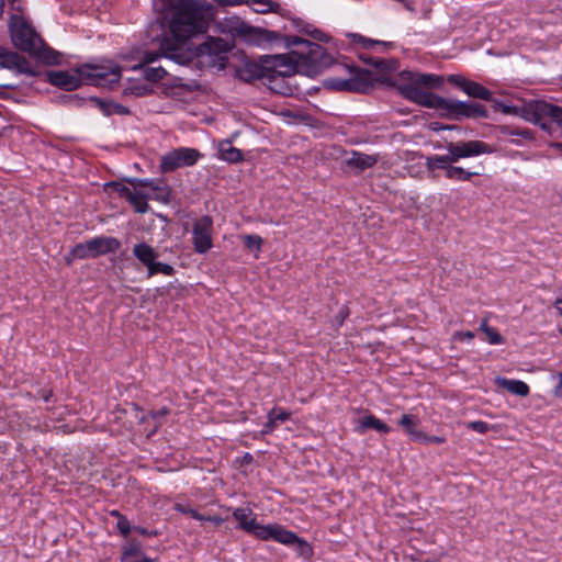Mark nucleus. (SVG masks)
I'll list each match as a JSON object with an SVG mask.
<instances>
[{
    "label": "nucleus",
    "mask_w": 562,
    "mask_h": 562,
    "mask_svg": "<svg viewBox=\"0 0 562 562\" xmlns=\"http://www.w3.org/2000/svg\"><path fill=\"white\" fill-rule=\"evenodd\" d=\"M349 316V308L347 305H344L338 314L335 316V323L339 327L344 324L345 319Z\"/></svg>",
    "instance_id": "39"
},
{
    "label": "nucleus",
    "mask_w": 562,
    "mask_h": 562,
    "mask_svg": "<svg viewBox=\"0 0 562 562\" xmlns=\"http://www.w3.org/2000/svg\"><path fill=\"white\" fill-rule=\"evenodd\" d=\"M554 307L557 308L559 315L562 316V295L555 300Z\"/></svg>",
    "instance_id": "48"
},
{
    "label": "nucleus",
    "mask_w": 562,
    "mask_h": 562,
    "mask_svg": "<svg viewBox=\"0 0 562 562\" xmlns=\"http://www.w3.org/2000/svg\"><path fill=\"white\" fill-rule=\"evenodd\" d=\"M288 45L294 49L288 55L276 56L271 67L246 61L237 69V77L249 83L265 78L272 81L278 77H291L294 74L316 77L333 64V57L317 43L291 36Z\"/></svg>",
    "instance_id": "2"
},
{
    "label": "nucleus",
    "mask_w": 562,
    "mask_h": 562,
    "mask_svg": "<svg viewBox=\"0 0 562 562\" xmlns=\"http://www.w3.org/2000/svg\"><path fill=\"white\" fill-rule=\"evenodd\" d=\"M311 35L313 38L317 40V41H321V42H327L328 41V36L322 32L321 30H313L311 32Z\"/></svg>",
    "instance_id": "43"
},
{
    "label": "nucleus",
    "mask_w": 562,
    "mask_h": 562,
    "mask_svg": "<svg viewBox=\"0 0 562 562\" xmlns=\"http://www.w3.org/2000/svg\"><path fill=\"white\" fill-rule=\"evenodd\" d=\"M127 562H153V560L150 558H147V557H142V558L137 557L134 560L127 561Z\"/></svg>",
    "instance_id": "50"
},
{
    "label": "nucleus",
    "mask_w": 562,
    "mask_h": 562,
    "mask_svg": "<svg viewBox=\"0 0 562 562\" xmlns=\"http://www.w3.org/2000/svg\"><path fill=\"white\" fill-rule=\"evenodd\" d=\"M202 521H211L215 525H221L225 521V518H222L220 516H204V519Z\"/></svg>",
    "instance_id": "45"
},
{
    "label": "nucleus",
    "mask_w": 562,
    "mask_h": 562,
    "mask_svg": "<svg viewBox=\"0 0 562 562\" xmlns=\"http://www.w3.org/2000/svg\"><path fill=\"white\" fill-rule=\"evenodd\" d=\"M467 427L479 434H486L492 429V426H490L486 422L483 420L470 422L468 423Z\"/></svg>",
    "instance_id": "33"
},
{
    "label": "nucleus",
    "mask_w": 562,
    "mask_h": 562,
    "mask_svg": "<svg viewBox=\"0 0 562 562\" xmlns=\"http://www.w3.org/2000/svg\"><path fill=\"white\" fill-rule=\"evenodd\" d=\"M459 160H452L447 155H432L426 158V168L432 175L434 178H437L436 171L438 169L445 171L446 178L453 181H469L473 176H477L479 172L468 171L462 167L453 166V164Z\"/></svg>",
    "instance_id": "10"
},
{
    "label": "nucleus",
    "mask_w": 562,
    "mask_h": 562,
    "mask_svg": "<svg viewBox=\"0 0 562 562\" xmlns=\"http://www.w3.org/2000/svg\"><path fill=\"white\" fill-rule=\"evenodd\" d=\"M97 102H98L100 110L105 115H114V114L126 115L130 113V110L120 103H116L113 101H105V100H97Z\"/></svg>",
    "instance_id": "25"
},
{
    "label": "nucleus",
    "mask_w": 562,
    "mask_h": 562,
    "mask_svg": "<svg viewBox=\"0 0 562 562\" xmlns=\"http://www.w3.org/2000/svg\"><path fill=\"white\" fill-rule=\"evenodd\" d=\"M218 155L222 160L236 164L243 160L241 151L234 147L229 140H222L218 145Z\"/></svg>",
    "instance_id": "23"
},
{
    "label": "nucleus",
    "mask_w": 562,
    "mask_h": 562,
    "mask_svg": "<svg viewBox=\"0 0 562 562\" xmlns=\"http://www.w3.org/2000/svg\"><path fill=\"white\" fill-rule=\"evenodd\" d=\"M554 146L562 153V143H557Z\"/></svg>",
    "instance_id": "55"
},
{
    "label": "nucleus",
    "mask_w": 562,
    "mask_h": 562,
    "mask_svg": "<svg viewBox=\"0 0 562 562\" xmlns=\"http://www.w3.org/2000/svg\"><path fill=\"white\" fill-rule=\"evenodd\" d=\"M386 63H387V61H386V60H384V59H376V60L373 63V65H374L376 68H381V69H382V68H384V66H385V64H386Z\"/></svg>",
    "instance_id": "49"
},
{
    "label": "nucleus",
    "mask_w": 562,
    "mask_h": 562,
    "mask_svg": "<svg viewBox=\"0 0 562 562\" xmlns=\"http://www.w3.org/2000/svg\"><path fill=\"white\" fill-rule=\"evenodd\" d=\"M3 9H4V0H0V16L3 13Z\"/></svg>",
    "instance_id": "54"
},
{
    "label": "nucleus",
    "mask_w": 562,
    "mask_h": 562,
    "mask_svg": "<svg viewBox=\"0 0 562 562\" xmlns=\"http://www.w3.org/2000/svg\"><path fill=\"white\" fill-rule=\"evenodd\" d=\"M48 81L60 89L71 91L79 88L85 82L80 67L72 70H55L48 72Z\"/></svg>",
    "instance_id": "17"
},
{
    "label": "nucleus",
    "mask_w": 562,
    "mask_h": 562,
    "mask_svg": "<svg viewBox=\"0 0 562 562\" xmlns=\"http://www.w3.org/2000/svg\"><path fill=\"white\" fill-rule=\"evenodd\" d=\"M247 3L258 13L278 12L280 4L272 0H247Z\"/></svg>",
    "instance_id": "26"
},
{
    "label": "nucleus",
    "mask_w": 562,
    "mask_h": 562,
    "mask_svg": "<svg viewBox=\"0 0 562 562\" xmlns=\"http://www.w3.org/2000/svg\"><path fill=\"white\" fill-rule=\"evenodd\" d=\"M40 396L44 402H48L53 396V391L52 390H42Z\"/></svg>",
    "instance_id": "47"
},
{
    "label": "nucleus",
    "mask_w": 562,
    "mask_h": 562,
    "mask_svg": "<svg viewBox=\"0 0 562 562\" xmlns=\"http://www.w3.org/2000/svg\"><path fill=\"white\" fill-rule=\"evenodd\" d=\"M379 160L378 155H369L361 151H351L349 158H347L346 164L350 168H355L359 171H363L366 169L372 168Z\"/></svg>",
    "instance_id": "19"
},
{
    "label": "nucleus",
    "mask_w": 562,
    "mask_h": 562,
    "mask_svg": "<svg viewBox=\"0 0 562 562\" xmlns=\"http://www.w3.org/2000/svg\"><path fill=\"white\" fill-rule=\"evenodd\" d=\"M13 45L30 56L45 63L57 64L59 54L48 47L36 31L22 18L12 15L9 24Z\"/></svg>",
    "instance_id": "5"
},
{
    "label": "nucleus",
    "mask_w": 562,
    "mask_h": 562,
    "mask_svg": "<svg viewBox=\"0 0 562 562\" xmlns=\"http://www.w3.org/2000/svg\"><path fill=\"white\" fill-rule=\"evenodd\" d=\"M111 516L113 517H116L117 519H120V517H124V515H122L119 510L114 509L110 513Z\"/></svg>",
    "instance_id": "52"
},
{
    "label": "nucleus",
    "mask_w": 562,
    "mask_h": 562,
    "mask_svg": "<svg viewBox=\"0 0 562 562\" xmlns=\"http://www.w3.org/2000/svg\"><path fill=\"white\" fill-rule=\"evenodd\" d=\"M232 44L220 37H210L196 48L198 56L202 64L217 69H224L227 61V54Z\"/></svg>",
    "instance_id": "9"
},
{
    "label": "nucleus",
    "mask_w": 562,
    "mask_h": 562,
    "mask_svg": "<svg viewBox=\"0 0 562 562\" xmlns=\"http://www.w3.org/2000/svg\"><path fill=\"white\" fill-rule=\"evenodd\" d=\"M140 554L139 548L135 544H131L124 549L122 560L124 562L132 561Z\"/></svg>",
    "instance_id": "34"
},
{
    "label": "nucleus",
    "mask_w": 562,
    "mask_h": 562,
    "mask_svg": "<svg viewBox=\"0 0 562 562\" xmlns=\"http://www.w3.org/2000/svg\"><path fill=\"white\" fill-rule=\"evenodd\" d=\"M557 378H558L559 382L553 390V394H554V396L562 398V372H559Z\"/></svg>",
    "instance_id": "42"
},
{
    "label": "nucleus",
    "mask_w": 562,
    "mask_h": 562,
    "mask_svg": "<svg viewBox=\"0 0 562 562\" xmlns=\"http://www.w3.org/2000/svg\"><path fill=\"white\" fill-rule=\"evenodd\" d=\"M447 156L452 158V160H460L461 158L475 157L482 154H491L493 153V148L481 140H468L449 143L447 145Z\"/></svg>",
    "instance_id": "14"
},
{
    "label": "nucleus",
    "mask_w": 562,
    "mask_h": 562,
    "mask_svg": "<svg viewBox=\"0 0 562 562\" xmlns=\"http://www.w3.org/2000/svg\"><path fill=\"white\" fill-rule=\"evenodd\" d=\"M147 200H148V195L144 194L143 192H134L130 199L127 200V202H130L135 212L137 213H146L148 211V203H147Z\"/></svg>",
    "instance_id": "28"
},
{
    "label": "nucleus",
    "mask_w": 562,
    "mask_h": 562,
    "mask_svg": "<svg viewBox=\"0 0 562 562\" xmlns=\"http://www.w3.org/2000/svg\"><path fill=\"white\" fill-rule=\"evenodd\" d=\"M202 156L203 155L195 148H175L160 157L159 169L161 172L168 173L180 168L192 167Z\"/></svg>",
    "instance_id": "12"
},
{
    "label": "nucleus",
    "mask_w": 562,
    "mask_h": 562,
    "mask_svg": "<svg viewBox=\"0 0 562 562\" xmlns=\"http://www.w3.org/2000/svg\"><path fill=\"white\" fill-rule=\"evenodd\" d=\"M175 510L178 512V513H181V514H186V515H190L192 518L196 519V520H203L204 519V515L200 514L198 510L187 506V505H183V504H180V503H176L175 506H173Z\"/></svg>",
    "instance_id": "32"
},
{
    "label": "nucleus",
    "mask_w": 562,
    "mask_h": 562,
    "mask_svg": "<svg viewBox=\"0 0 562 562\" xmlns=\"http://www.w3.org/2000/svg\"><path fill=\"white\" fill-rule=\"evenodd\" d=\"M353 38H358L359 41H361L366 47H370L375 44H382V42L364 38L361 35H353ZM383 45H386V43H383Z\"/></svg>",
    "instance_id": "44"
},
{
    "label": "nucleus",
    "mask_w": 562,
    "mask_h": 562,
    "mask_svg": "<svg viewBox=\"0 0 562 562\" xmlns=\"http://www.w3.org/2000/svg\"><path fill=\"white\" fill-rule=\"evenodd\" d=\"M244 239V245L245 247H247L248 249H255L257 251H260L261 250V246H262V238L258 235H246L243 237Z\"/></svg>",
    "instance_id": "31"
},
{
    "label": "nucleus",
    "mask_w": 562,
    "mask_h": 562,
    "mask_svg": "<svg viewBox=\"0 0 562 562\" xmlns=\"http://www.w3.org/2000/svg\"><path fill=\"white\" fill-rule=\"evenodd\" d=\"M147 268V277L151 278L155 274L161 273L165 276H173L175 268L168 263L159 262L154 260Z\"/></svg>",
    "instance_id": "27"
},
{
    "label": "nucleus",
    "mask_w": 562,
    "mask_h": 562,
    "mask_svg": "<svg viewBox=\"0 0 562 562\" xmlns=\"http://www.w3.org/2000/svg\"><path fill=\"white\" fill-rule=\"evenodd\" d=\"M447 81L457 88L461 89L469 97L490 101L492 100V92L483 87L481 83L467 79L461 75H449Z\"/></svg>",
    "instance_id": "15"
},
{
    "label": "nucleus",
    "mask_w": 562,
    "mask_h": 562,
    "mask_svg": "<svg viewBox=\"0 0 562 562\" xmlns=\"http://www.w3.org/2000/svg\"><path fill=\"white\" fill-rule=\"evenodd\" d=\"M366 429H374L381 434H389L391 431V428L374 415H367L360 420L357 431L363 432Z\"/></svg>",
    "instance_id": "24"
},
{
    "label": "nucleus",
    "mask_w": 562,
    "mask_h": 562,
    "mask_svg": "<svg viewBox=\"0 0 562 562\" xmlns=\"http://www.w3.org/2000/svg\"><path fill=\"white\" fill-rule=\"evenodd\" d=\"M217 27L222 33L238 37L247 44L255 46H265L280 38L277 32L254 27L237 15L220 20Z\"/></svg>",
    "instance_id": "6"
},
{
    "label": "nucleus",
    "mask_w": 562,
    "mask_h": 562,
    "mask_svg": "<svg viewBox=\"0 0 562 562\" xmlns=\"http://www.w3.org/2000/svg\"><path fill=\"white\" fill-rule=\"evenodd\" d=\"M112 186L116 189L120 196L125 199L126 201L135 192V191H132L128 187L120 184V183H113Z\"/></svg>",
    "instance_id": "38"
},
{
    "label": "nucleus",
    "mask_w": 562,
    "mask_h": 562,
    "mask_svg": "<svg viewBox=\"0 0 562 562\" xmlns=\"http://www.w3.org/2000/svg\"><path fill=\"white\" fill-rule=\"evenodd\" d=\"M160 57L167 58L161 52V44L157 52L144 53L139 66L143 69V76L146 80L157 82L166 77L167 70L162 66H154Z\"/></svg>",
    "instance_id": "16"
},
{
    "label": "nucleus",
    "mask_w": 562,
    "mask_h": 562,
    "mask_svg": "<svg viewBox=\"0 0 562 562\" xmlns=\"http://www.w3.org/2000/svg\"><path fill=\"white\" fill-rule=\"evenodd\" d=\"M418 442L426 443V445L427 443L441 445V443L446 442V438L442 436H429V435L423 432Z\"/></svg>",
    "instance_id": "36"
},
{
    "label": "nucleus",
    "mask_w": 562,
    "mask_h": 562,
    "mask_svg": "<svg viewBox=\"0 0 562 562\" xmlns=\"http://www.w3.org/2000/svg\"><path fill=\"white\" fill-rule=\"evenodd\" d=\"M494 382L498 387L504 389L514 395L525 397L528 396L530 393L528 384L520 380H512L503 376H496Z\"/></svg>",
    "instance_id": "20"
},
{
    "label": "nucleus",
    "mask_w": 562,
    "mask_h": 562,
    "mask_svg": "<svg viewBox=\"0 0 562 562\" xmlns=\"http://www.w3.org/2000/svg\"><path fill=\"white\" fill-rule=\"evenodd\" d=\"M453 337H454V339H458L460 341H463V340L471 341L475 337V335L473 331L468 330V331H457V333H454Z\"/></svg>",
    "instance_id": "40"
},
{
    "label": "nucleus",
    "mask_w": 562,
    "mask_h": 562,
    "mask_svg": "<svg viewBox=\"0 0 562 562\" xmlns=\"http://www.w3.org/2000/svg\"><path fill=\"white\" fill-rule=\"evenodd\" d=\"M277 426V423L271 417V415L268 413V420L263 426L262 434H271Z\"/></svg>",
    "instance_id": "41"
},
{
    "label": "nucleus",
    "mask_w": 562,
    "mask_h": 562,
    "mask_svg": "<svg viewBox=\"0 0 562 562\" xmlns=\"http://www.w3.org/2000/svg\"><path fill=\"white\" fill-rule=\"evenodd\" d=\"M220 5H237L243 3L244 0H214Z\"/></svg>",
    "instance_id": "46"
},
{
    "label": "nucleus",
    "mask_w": 562,
    "mask_h": 562,
    "mask_svg": "<svg viewBox=\"0 0 562 562\" xmlns=\"http://www.w3.org/2000/svg\"><path fill=\"white\" fill-rule=\"evenodd\" d=\"M121 247V241L115 237L98 236L85 243L75 245L70 255L72 258L87 259L115 252Z\"/></svg>",
    "instance_id": "8"
},
{
    "label": "nucleus",
    "mask_w": 562,
    "mask_h": 562,
    "mask_svg": "<svg viewBox=\"0 0 562 562\" xmlns=\"http://www.w3.org/2000/svg\"><path fill=\"white\" fill-rule=\"evenodd\" d=\"M0 66L14 69L20 74H33L30 63L24 57L3 48H0Z\"/></svg>",
    "instance_id": "18"
},
{
    "label": "nucleus",
    "mask_w": 562,
    "mask_h": 562,
    "mask_svg": "<svg viewBox=\"0 0 562 562\" xmlns=\"http://www.w3.org/2000/svg\"><path fill=\"white\" fill-rule=\"evenodd\" d=\"M480 330L485 334L486 339L491 345H499L504 342L503 336L497 331V329L490 327L486 319L481 323Z\"/></svg>",
    "instance_id": "30"
},
{
    "label": "nucleus",
    "mask_w": 562,
    "mask_h": 562,
    "mask_svg": "<svg viewBox=\"0 0 562 562\" xmlns=\"http://www.w3.org/2000/svg\"><path fill=\"white\" fill-rule=\"evenodd\" d=\"M443 81L442 76L435 74L403 70L392 80V86L405 99L419 105L441 111L442 115L447 117L453 120L487 117L488 111L481 103L450 100L424 89L440 88Z\"/></svg>",
    "instance_id": "3"
},
{
    "label": "nucleus",
    "mask_w": 562,
    "mask_h": 562,
    "mask_svg": "<svg viewBox=\"0 0 562 562\" xmlns=\"http://www.w3.org/2000/svg\"><path fill=\"white\" fill-rule=\"evenodd\" d=\"M238 522L237 528L241 529L257 539L267 541L274 540L281 544L294 547L299 555L307 559L313 554L312 547L304 539L279 524L260 525L256 516L248 507H237L232 513Z\"/></svg>",
    "instance_id": "4"
},
{
    "label": "nucleus",
    "mask_w": 562,
    "mask_h": 562,
    "mask_svg": "<svg viewBox=\"0 0 562 562\" xmlns=\"http://www.w3.org/2000/svg\"><path fill=\"white\" fill-rule=\"evenodd\" d=\"M138 184L142 186V187H148L153 191H157L156 198L159 201H161L164 203H167L169 201L170 191H169V189L167 187H161L160 188L153 180H138Z\"/></svg>",
    "instance_id": "29"
},
{
    "label": "nucleus",
    "mask_w": 562,
    "mask_h": 562,
    "mask_svg": "<svg viewBox=\"0 0 562 562\" xmlns=\"http://www.w3.org/2000/svg\"><path fill=\"white\" fill-rule=\"evenodd\" d=\"M134 530L144 536L149 535V532L145 528H142V527H135Z\"/></svg>",
    "instance_id": "51"
},
{
    "label": "nucleus",
    "mask_w": 562,
    "mask_h": 562,
    "mask_svg": "<svg viewBox=\"0 0 562 562\" xmlns=\"http://www.w3.org/2000/svg\"><path fill=\"white\" fill-rule=\"evenodd\" d=\"M397 424L404 429V431L411 437L412 440L417 442L419 441L424 431L418 430V416L413 414H403Z\"/></svg>",
    "instance_id": "21"
},
{
    "label": "nucleus",
    "mask_w": 562,
    "mask_h": 562,
    "mask_svg": "<svg viewBox=\"0 0 562 562\" xmlns=\"http://www.w3.org/2000/svg\"><path fill=\"white\" fill-rule=\"evenodd\" d=\"M80 71L88 85L109 87L121 79V68L114 63L105 65H83Z\"/></svg>",
    "instance_id": "11"
},
{
    "label": "nucleus",
    "mask_w": 562,
    "mask_h": 562,
    "mask_svg": "<svg viewBox=\"0 0 562 562\" xmlns=\"http://www.w3.org/2000/svg\"><path fill=\"white\" fill-rule=\"evenodd\" d=\"M503 112L519 115L546 131L549 130L548 123L544 122L546 119H550L551 122L562 127V108L546 101H536L524 108L504 106Z\"/></svg>",
    "instance_id": "7"
},
{
    "label": "nucleus",
    "mask_w": 562,
    "mask_h": 562,
    "mask_svg": "<svg viewBox=\"0 0 562 562\" xmlns=\"http://www.w3.org/2000/svg\"><path fill=\"white\" fill-rule=\"evenodd\" d=\"M214 16L215 8L207 0H169L158 19L161 52L167 59L189 64L192 53L184 47L187 42L205 33Z\"/></svg>",
    "instance_id": "1"
},
{
    "label": "nucleus",
    "mask_w": 562,
    "mask_h": 562,
    "mask_svg": "<svg viewBox=\"0 0 562 562\" xmlns=\"http://www.w3.org/2000/svg\"><path fill=\"white\" fill-rule=\"evenodd\" d=\"M559 333L562 335V327L559 328Z\"/></svg>",
    "instance_id": "56"
},
{
    "label": "nucleus",
    "mask_w": 562,
    "mask_h": 562,
    "mask_svg": "<svg viewBox=\"0 0 562 562\" xmlns=\"http://www.w3.org/2000/svg\"><path fill=\"white\" fill-rule=\"evenodd\" d=\"M65 259H66V262H67L68 265H70V263L72 262V260H75L76 258H72V256L69 254L68 256H66V258H65Z\"/></svg>",
    "instance_id": "53"
},
{
    "label": "nucleus",
    "mask_w": 562,
    "mask_h": 562,
    "mask_svg": "<svg viewBox=\"0 0 562 562\" xmlns=\"http://www.w3.org/2000/svg\"><path fill=\"white\" fill-rule=\"evenodd\" d=\"M133 255L145 267H148L159 256L158 252L146 243L135 244Z\"/></svg>",
    "instance_id": "22"
},
{
    "label": "nucleus",
    "mask_w": 562,
    "mask_h": 562,
    "mask_svg": "<svg viewBox=\"0 0 562 562\" xmlns=\"http://www.w3.org/2000/svg\"><path fill=\"white\" fill-rule=\"evenodd\" d=\"M116 527L124 537H126L132 529L131 524L125 516L117 519Z\"/></svg>",
    "instance_id": "37"
},
{
    "label": "nucleus",
    "mask_w": 562,
    "mask_h": 562,
    "mask_svg": "<svg viewBox=\"0 0 562 562\" xmlns=\"http://www.w3.org/2000/svg\"><path fill=\"white\" fill-rule=\"evenodd\" d=\"M269 414L274 419L276 423H284L290 418V413L284 409L272 408Z\"/></svg>",
    "instance_id": "35"
},
{
    "label": "nucleus",
    "mask_w": 562,
    "mask_h": 562,
    "mask_svg": "<svg viewBox=\"0 0 562 562\" xmlns=\"http://www.w3.org/2000/svg\"><path fill=\"white\" fill-rule=\"evenodd\" d=\"M213 220L203 215L195 221L192 228V243L198 254L207 252L212 246Z\"/></svg>",
    "instance_id": "13"
}]
</instances>
